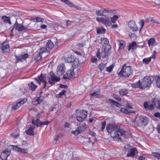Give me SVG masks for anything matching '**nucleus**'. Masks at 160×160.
Masks as SVG:
<instances>
[{
  "mask_svg": "<svg viewBox=\"0 0 160 160\" xmlns=\"http://www.w3.org/2000/svg\"><path fill=\"white\" fill-rule=\"evenodd\" d=\"M103 9H102L97 10L96 12V14L98 16H103L104 14H103Z\"/></svg>",
  "mask_w": 160,
  "mask_h": 160,
  "instance_id": "obj_48",
  "label": "nucleus"
},
{
  "mask_svg": "<svg viewBox=\"0 0 160 160\" xmlns=\"http://www.w3.org/2000/svg\"><path fill=\"white\" fill-rule=\"evenodd\" d=\"M156 99L154 98L152 99L151 103L149 105L147 102H145L143 104L144 107L147 110H152L154 109V106L156 105Z\"/></svg>",
  "mask_w": 160,
  "mask_h": 160,
  "instance_id": "obj_9",
  "label": "nucleus"
},
{
  "mask_svg": "<svg viewBox=\"0 0 160 160\" xmlns=\"http://www.w3.org/2000/svg\"><path fill=\"white\" fill-rule=\"evenodd\" d=\"M66 92V90L63 89L62 91L60 92L58 94L59 97H60L62 95H65V93Z\"/></svg>",
  "mask_w": 160,
  "mask_h": 160,
  "instance_id": "obj_54",
  "label": "nucleus"
},
{
  "mask_svg": "<svg viewBox=\"0 0 160 160\" xmlns=\"http://www.w3.org/2000/svg\"><path fill=\"white\" fill-rule=\"evenodd\" d=\"M151 58H150V57L145 58L143 59L142 62L143 63L148 64L151 61Z\"/></svg>",
  "mask_w": 160,
  "mask_h": 160,
  "instance_id": "obj_45",
  "label": "nucleus"
},
{
  "mask_svg": "<svg viewBox=\"0 0 160 160\" xmlns=\"http://www.w3.org/2000/svg\"><path fill=\"white\" fill-rule=\"evenodd\" d=\"M63 58H64L65 62H66L71 63L74 61L73 57L70 53H68L65 54Z\"/></svg>",
  "mask_w": 160,
  "mask_h": 160,
  "instance_id": "obj_14",
  "label": "nucleus"
},
{
  "mask_svg": "<svg viewBox=\"0 0 160 160\" xmlns=\"http://www.w3.org/2000/svg\"><path fill=\"white\" fill-rule=\"evenodd\" d=\"M28 55L27 53H25L21 55L16 56L15 57L17 59V62L18 61L22 62V60H25L28 58Z\"/></svg>",
  "mask_w": 160,
  "mask_h": 160,
  "instance_id": "obj_23",
  "label": "nucleus"
},
{
  "mask_svg": "<svg viewBox=\"0 0 160 160\" xmlns=\"http://www.w3.org/2000/svg\"><path fill=\"white\" fill-rule=\"evenodd\" d=\"M100 94V91H97L96 92H93L92 94H90V95L92 96L95 97L97 98L99 97V95Z\"/></svg>",
  "mask_w": 160,
  "mask_h": 160,
  "instance_id": "obj_47",
  "label": "nucleus"
},
{
  "mask_svg": "<svg viewBox=\"0 0 160 160\" xmlns=\"http://www.w3.org/2000/svg\"><path fill=\"white\" fill-rule=\"evenodd\" d=\"M80 132L78 128L76 130L72 132V133L76 136L78 135Z\"/></svg>",
  "mask_w": 160,
  "mask_h": 160,
  "instance_id": "obj_51",
  "label": "nucleus"
},
{
  "mask_svg": "<svg viewBox=\"0 0 160 160\" xmlns=\"http://www.w3.org/2000/svg\"><path fill=\"white\" fill-rule=\"evenodd\" d=\"M70 7L71 8H72V7H74L75 8L77 9H78V10H80L81 9V8L80 7L78 6L75 5L73 4V5H70Z\"/></svg>",
  "mask_w": 160,
  "mask_h": 160,
  "instance_id": "obj_53",
  "label": "nucleus"
},
{
  "mask_svg": "<svg viewBox=\"0 0 160 160\" xmlns=\"http://www.w3.org/2000/svg\"><path fill=\"white\" fill-rule=\"evenodd\" d=\"M133 88H139L142 89V86L140 80H139L138 81L135 82L131 85Z\"/></svg>",
  "mask_w": 160,
  "mask_h": 160,
  "instance_id": "obj_25",
  "label": "nucleus"
},
{
  "mask_svg": "<svg viewBox=\"0 0 160 160\" xmlns=\"http://www.w3.org/2000/svg\"><path fill=\"white\" fill-rule=\"evenodd\" d=\"M49 52L47 50V48L46 47H42L40 48L39 52L41 54H42L43 53L48 52Z\"/></svg>",
  "mask_w": 160,
  "mask_h": 160,
  "instance_id": "obj_46",
  "label": "nucleus"
},
{
  "mask_svg": "<svg viewBox=\"0 0 160 160\" xmlns=\"http://www.w3.org/2000/svg\"><path fill=\"white\" fill-rule=\"evenodd\" d=\"M156 129L158 132H160V123L157 125Z\"/></svg>",
  "mask_w": 160,
  "mask_h": 160,
  "instance_id": "obj_64",
  "label": "nucleus"
},
{
  "mask_svg": "<svg viewBox=\"0 0 160 160\" xmlns=\"http://www.w3.org/2000/svg\"><path fill=\"white\" fill-rule=\"evenodd\" d=\"M126 64H123L121 71L118 73V75L120 77L127 78L132 73V71L130 66H126Z\"/></svg>",
  "mask_w": 160,
  "mask_h": 160,
  "instance_id": "obj_4",
  "label": "nucleus"
},
{
  "mask_svg": "<svg viewBox=\"0 0 160 160\" xmlns=\"http://www.w3.org/2000/svg\"><path fill=\"white\" fill-rule=\"evenodd\" d=\"M106 124V121H104L103 122H102L101 123V127L100 128V131L102 132H103L104 130L105 126Z\"/></svg>",
  "mask_w": 160,
  "mask_h": 160,
  "instance_id": "obj_42",
  "label": "nucleus"
},
{
  "mask_svg": "<svg viewBox=\"0 0 160 160\" xmlns=\"http://www.w3.org/2000/svg\"><path fill=\"white\" fill-rule=\"evenodd\" d=\"M133 148L128 144H126L124 147V150L125 153L128 152L130 149Z\"/></svg>",
  "mask_w": 160,
  "mask_h": 160,
  "instance_id": "obj_36",
  "label": "nucleus"
},
{
  "mask_svg": "<svg viewBox=\"0 0 160 160\" xmlns=\"http://www.w3.org/2000/svg\"><path fill=\"white\" fill-rule=\"evenodd\" d=\"M111 48L110 45H108L104 48H102L101 50L98 49L96 55L98 59H100L101 57L102 58H105L107 59H108L109 56L111 53Z\"/></svg>",
  "mask_w": 160,
  "mask_h": 160,
  "instance_id": "obj_2",
  "label": "nucleus"
},
{
  "mask_svg": "<svg viewBox=\"0 0 160 160\" xmlns=\"http://www.w3.org/2000/svg\"><path fill=\"white\" fill-rule=\"evenodd\" d=\"M12 148L15 151L23 154H25L28 153V150L27 149H23L20 148L18 146L13 145Z\"/></svg>",
  "mask_w": 160,
  "mask_h": 160,
  "instance_id": "obj_19",
  "label": "nucleus"
},
{
  "mask_svg": "<svg viewBox=\"0 0 160 160\" xmlns=\"http://www.w3.org/2000/svg\"><path fill=\"white\" fill-rule=\"evenodd\" d=\"M103 16H105L108 15V13H111L113 12L112 10H109L108 9L103 8Z\"/></svg>",
  "mask_w": 160,
  "mask_h": 160,
  "instance_id": "obj_39",
  "label": "nucleus"
},
{
  "mask_svg": "<svg viewBox=\"0 0 160 160\" xmlns=\"http://www.w3.org/2000/svg\"><path fill=\"white\" fill-rule=\"evenodd\" d=\"M46 79V74L42 73H41L40 75L38 76L36 78H34L36 82L38 83L39 85H41V82L44 83V85L42 87L43 88H45L47 85Z\"/></svg>",
  "mask_w": 160,
  "mask_h": 160,
  "instance_id": "obj_6",
  "label": "nucleus"
},
{
  "mask_svg": "<svg viewBox=\"0 0 160 160\" xmlns=\"http://www.w3.org/2000/svg\"><path fill=\"white\" fill-rule=\"evenodd\" d=\"M33 20L34 22H42L43 21L44 19L40 17H36L33 19Z\"/></svg>",
  "mask_w": 160,
  "mask_h": 160,
  "instance_id": "obj_40",
  "label": "nucleus"
},
{
  "mask_svg": "<svg viewBox=\"0 0 160 160\" xmlns=\"http://www.w3.org/2000/svg\"><path fill=\"white\" fill-rule=\"evenodd\" d=\"M65 68L64 64H61L58 65L57 68V72L60 75L63 74L65 72Z\"/></svg>",
  "mask_w": 160,
  "mask_h": 160,
  "instance_id": "obj_21",
  "label": "nucleus"
},
{
  "mask_svg": "<svg viewBox=\"0 0 160 160\" xmlns=\"http://www.w3.org/2000/svg\"><path fill=\"white\" fill-rule=\"evenodd\" d=\"M156 83L158 87L160 88V76H158L156 79Z\"/></svg>",
  "mask_w": 160,
  "mask_h": 160,
  "instance_id": "obj_50",
  "label": "nucleus"
},
{
  "mask_svg": "<svg viewBox=\"0 0 160 160\" xmlns=\"http://www.w3.org/2000/svg\"><path fill=\"white\" fill-rule=\"evenodd\" d=\"M98 61L97 58L95 57H92V58L91 62H96Z\"/></svg>",
  "mask_w": 160,
  "mask_h": 160,
  "instance_id": "obj_55",
  "label": "nucleus"
},
{
  "mask_svg": "<svg viewBox=\"0 0 160 160\" xmlns=\"http://www.w3.org/2000/svg\"><path fill=\"white\" fill-rule=\"evenodd\" d=\"M128 93L127 89H121L119 90V93L122 96H124L127 95Z\"/></svg>",
  "mask_w": 160,
  "mask_h": 160,
  "instance_id": "obj_38",
  "label": "nucleus"
},
{
  "mask_svg": "<svg viewBox=\"0 0 160 160\" xmlns=\"http://www.w3.org/2000/svg\"><path fill=\"white\" fill-rule=\"evenodd\" d=\"M10 152L8 149H5L0 155V157L2 160H7V158L10 155Z\"/></svg>",
  "mask_w": 160,
  "mask_h": 160,
  "instance_id": "obj_16",
  "label": "nucleus"
},
{
  "mask_svg": "<svg viewBox=\"0 0 160 160\" xmlns=\"http://www.w3.org/2000/svg\"><path fill=\"white\" fill-rule=\"evenodd\" d=\"M119 41L118 45L119 46V50L124 49L126 45L125 42L123 40H118Z\"/></svg>",
  "mask_w": 160,
  "mask_h": 160,
  "instance_id": "obj_34",
  "label": "nucleus"
},
{
  "mask_svg": "<svg viewBox=\"0 0 160 160\" xmlns=\"http://www.w3.org/2000/svg\"><path fill=\"white\" fill-rule=\"evenodd\" d=\"M1 19L5 23H8L10 25L12 23L10 21V18L9 17L3 16L1 17Z\"/></svg>",
  "mask_w": 160,
  "mask_h": 160,
  "instance_id": "obj_32",
  "label": "nucleus"
},
{
  "mask_svg": "<svg viewBox=\"0 0 160 160\" xmlns=\"http://www.w3.org/2000/svg\"><path fill=\"white\" fill-rule=\"evenodd\" d=\"M87 116V112L84 110L81 112L79 115L77 116V120L79 122H81L84 121Z\"/></svg>",
  "mask_w": 160,
  "mask_h": 160,
  "instance_id": "obj_10",
  "label": "nucleus"
},
{
  "mask_svg": "<svg viewBox=\"0 0 160 160\" xmlns=\"http://www.w3.org/2000/svg\"><path fill=\"white\" fill-rule=\"evenodd\" d=\"M42 101V100L40 97L36 98L32 102V103L34 105H37L40 103Z\"/></svg>",
  "mask_w": 160,
  "mask_h": 160,
  "instance_id": "obj_29",
  "label": "nucleus"
},
{
  "mask_svg": "<svg viewBox=\"0 0 160 160\" xmlns=\"http://www.w3.org/2000/svg\"><path fill=\"white\" fill-rule=\"evenodd\" d=\"M118 17L117 15H114L111 18V22L110 21L109 17H106L105 18L102 17L100 18L97 17L96 18V20L104 24L106 26H110L112 24L111 22L112 23H115L117 21Z\"/></svg>",
  "mask_w": 160,
  "mask_h": 160,
  "instance_id": "obj_3",
  "label": "nucleus"
},
{
  "mask_svg": "<svg viewBox=\"0 0 160 160\" xmlns=\"http://www.w3.org/2000/svg\"><path fill=\"white\" fill-rule=\"evenodd\" d=\"M54 45V44L51 42V40H50L47 42L46 47L47 48V50H48L49 52H50L51 49L53 48Z\"/></svg>",
  "mask_w": 160,
  "mask_h": 160,
  "instance_id": "obj_28",
  "label": "nucleus"
},
{
  "mask_svg": "<svg viewBox=\"0 0 160 160\" xmlns=\"http://www.w3.org/2000/svg\"><path fill=\"white\" fill-rule=\"evenodd\" d=\"M128 26L130 28L132 29L133 31H137V28L136 27L135 22L133 21H131L129 22Z\"/></svg>",
  "mask_w": 160,
  "mask_h": 160,
  "instance_id": "obj_27",
  "label": "nucleus"
},
{
  "mask_svg": "<svg viewBox=\"0 0 160 160\" xmlns=\"http://www.w3.org/2000/svg\"><path fill=\"white\" fill-rule=\"evenodd\" d=\"M74 69L72 68L68 70L63 75V78L65 79H70L74 75Z\"/></svg>",
  "mask_w": 160,
  "mask_h": 160,
  "instance_id": "obj_13",
  "label": "nucleus"
},
{
  "mask_svg": "<svg viewBox=\"0 0 160 160\" xmlns=\"http://www.w3.org/2000/svg\"><path fill=\"white\" fill-rule=\"evenodd\" d=\"M118 131L119 132V135L120 137L121 136H123L124 138H126L129 137L131 135L130 132L125 131L120 128H119Z\"/></svg>",
  "mask_w": 160,
  "mask_h": 160,
  "instance_id": "obj_12",
  "label": "nucleus"
},
{
  "mask_svg": "<svg viewBox=\"0 0 160 160\" xmlns=\"http://www.w3.org/2000/svg\"><path fill=\"white\" fill-rule=\"evenodd\" d=\"M101 43L103 47H106L108 45H110L109 44V41L107 38H102L101 39Z\"/></svg>",
  "mask_w": 160,
  "mask_h": 160,
  "instance_id": "obj_26",
  "label": "nucleus"
},
{
  "mask_svg": "<svg viewBox=\"0 0 160 160\" xmlns=\"http://www.w3.org/2000/svg\"><path fill=\"white\" fill-rule=\"evenodd\" d=\"M69 126L70 124L67 122H66L64 124V127L65 128H69Z\"/></svg>",
  "mask_w": 160,
  "mask_h": 160,
  "instance_id": "obj_58",
  "label": "nucleus"
},
{
  "mask_svg": "<svg viewBox=\"0 0 160 160\" xmlns=\"http://www.w3.org/2000/svg\"><path fill=\"white\" fill-rule=\"evenodd\" d=\"M41 53L40 52L37 54L34 57V59L36 61H38L42 58V56L41 55Z\"/></svg>",
  "mask_w": 160,
  "mask_h": 160,
  "instance_id": "obj_43",
  "label": "nucleus"
},
{
  "mask_svg": "<svg viewBox=\"0 0 160 160\" xmlns=\"http://www.w3.org/2000/svg\"><path fill=\"white\" fill-rule=\"evenodd\" d=\"M48 82L49 84L53 85L55 82L59 81L60 80V78L55 75L53 72L50 73V77L48 78Z\"/></svg>",
  "mask_w": 160,
  "mask_h": 160,
  "instance_id": "obj_8",
  "label": "nucleus"
},
{
  "mask_svg": "<svg viewBox=\"0 0 160 160\" xmlns=\"http://www.w3.org/2000/svg\"><path fill=\"white\" fill-rule=\"evenodd\" d=\"M27 99L26 98H21L18 100L17 102L13 103L12 106L13 110H16L18 109L27 101Z\"/></svg>",
  "mask_w": 160,
  "mask_h": 160,
  "instance_id": "obj_7",
  "label": "nucleus"
},
{
  "mask_svg": "<svg viewBox=\"0 0 160 160\" xmlns=\"http://www.w3.org/2000/svg\"><path fill=\"white\" fill-rule=\"evenodd\" d=\"M89 134L91 136L95 137L96 136V133L93 132L91 131L89 132Z\"/></svg>",
  "mask_w": 160,
  "mask_h": 160,
  "instance_id": "obj_63",
  "label": "nucleus"
},
{
  "mask_svg": "<svg viewBox=\"0 0 160 160\" xmlns=\"http://www.w3.org/2000/svg\"><path fill=\"white\" fill-rule=\"evenodd\" d=\"M138 152L137 149L136 148H133L131 149L127 153L126 156L127 157H133L135 155L136 153Z\"/></svg>",
  "mask_w": 160,
  "mask_h": 160,
  "instance_id": "obj_22",
  "label": "nucleus"
},
{
  "mask_svg": "<svg viewBox=\"0 0 160 160\" xmlns=\"http://www.w3.org/2000/svg\"><path fill=\"white\" fill-rule=\"evenodd\" d=\"M71 22H72L71 21H70L69 20H67V22H66V24H65V25H66V26H67V27L70 26L71 25Z\"/></svg>",
  "mask_w": 160,
  "mask_h": 160,
  "instance_id": "obj_57",
  "label": "nucleus"
},
{
  "mask_svg": "<svg viewBox=\"0 0 160 160\" xmlns=\"http://www.w3.org/2000/svg\"><path fill=\"white\" fill-rule=\"evenodd\" d=\"M87 125L85 123H83L82 124L78 127V128L80 131V132L84 131L86 129Z\"/></svg>",
  "mask_w": 160,
  "mask_h": 160,
  "instance_id": "obj_35",
  "label": "nucleus"
},
{
  "mask_svg": "<svg viewBox=\"0 0 160 160\" xmlns=\"http://www.w3.org/2000/svg\"><path fill=\"white\" fill-rule=\"evenodd\" d=\"M160 115V113L159 112H157L154 113V116L157 118L159 117Z\"/></svg>",
  "mask_w": 160,
  "mask_h": 160,
  "instance_id": "obj_62",
  "label": "nucleus"
},
{
  "mask_svg": "<svg viewBox=\"0 0 160 160\" xmlns=\"http://www.w3.org/2000/svg\"><path fill=\"white\" fill-rule=\"evenodd\" d=\"M106 63H100L98 66V68L101 71H102V70H103L104 69V68L106 67Z\"/></svg>",
  "mask_w": 160,
  "mask_h": 160,
  "instance_id": "obj_44",
  "label": "nucleus"
},
{
  "mask_svg": "<svg viewBox=\"0 0 160 160\" xmlns=\"http://www.w3.org/2000/svg\"><path fill=\"white\" fill-rule=\"evenodd\" d=\"M35 122L36 123V125L38 127H41L43 125H48L50 122V121H41L39 118H37L35 120Z\"/></svg>",
  "mask_w": 160,
  "mask_h": 160,
  "instance_id": "obj_20",
  "label": "nucleus"
},
{
  "mask_svg": "<svg viewBox=\"0 0 160 160\" xmlns=\"http://www.w3.org/2000/svg\"><path fill=\"white\" fill-rule=\"evenodd\" d=\"M118 126L115 123H109L106 125V130L108 133L110 134L111 137L117 141L121 140L119 135V132Z\"/></svg>",
  "mask_w": 160,
  "mask_h": 160,
  "instance_id": "obj_1",
  "label": "nucleus"
},
{
  "mask_svg": "<svg viewBox=\"0 0 160 160\" xmlns=\"http://www.w3.org/2000/svg\"><path fill=\"white\" fill-rule=\"evenodd\" d=\"M113 66H112V65H111L109 67H107L106 68V70L108 72H111L113 69Z\"/></svg>",
  "mask_w": 160,
  "mask_h": 160,
  "instance_id": "obj_52",
  "label": "nucleus"
},
{
  "mask_svg": "<svg viewBox=\"0 0 160 160\" xmlns=\"http://www.w3.org/2000/svg\"><path fill=\"white\" fill-rule=\"evenodd\" d=\"M126 107L127 108L129 109H132V108L131 105L129 103H127Z\"/></svg>",
  "mask_w": 160,
  "mask_h": 160,
  "instance_id": "obj_61",
  "label": "nucleus"
},
{
  "mask_svg": "<svg viewBox=\"0 0 160 160\" xmlns=\"http://www.w3.org/2000/svg\"><path fill=\"white\" fill-rule=\"evenodd\" d=\"M153 78L150 76L144 77L142 80L141 82L142 89L147 88H149L153 82Z\"/></svg>",
  "mask_w": 160,
  "mask_h": 160,
  "instance_id": "obj_5",
  "label": "nucleus"
},
{
  "mask_svg": "<svg viewBox=\"0 0 160 160\" xmlns=\"http://www.w3.org/2000/svg\"><path fill=\"white\" fill-rule=\"evenodd\" d=\"M139 119L140 122L138 124V126L142 125L146 126L147 125L148 122V118L145 116L141 115L139 117Z\"/></svg>",
  "mask_w": 160,
  "mask_h": 160,
  "instance_id": "obj_11",
  "label": "nucleus"
},
{
  "mask_svg": "<svg viewBox=\"0 0 160 160\" xmlns=\"http://www.w3.org/2000/svg\"><path fill=\"white\" fill-rule=\"evenodd\" d=\"M106 102L107 103H110L111 104L110 106L111 107H113L114 106L119 108L122 106L121 104L112 99H109L108 100H106Z\"/></svg>",
  "mask_w": 160,
  "mask_h": 160,
  "instance_id": "obj_18",
  "label": "nucleus"
},
{
  "mask_svg": "<svg viewBox=\"0 0 160 160\" xmlns=\"http://www.w3.org/2000/svg\"><path fill=\"white\" fill-rule=\"evenodd\" d=\"M120 111L121 112L127 114H129V113H131L129 110H128L127 108H122L120 109Z\"/></svg>",
  "mask_w": 160,
  "mask_h": 160,
  "instance_id": "obj_41",
  "label": "nucleus"
},
{
  "mask_svg": "<svg viewBox=\"0 0 160 160\" xmlns=\"http://www.w3.org/2000/svg\"><path fill=\"white\" fill-rule=\"evenodd\" d=\"M156 51H154L151 57H150V58H151V59L152 58L155 59L156 58L155 55L156 54Z\"/></svg>",
  "mask_w": 160,
  "mask_h": 160,
  "instance_id": "obj_56",
  "label": "nucleus"
},
{
  "mask_svg": "<svg viewBox=\"0 0 160 160\" xmlns=\"http://www.w3.org/2000/svg\"><path fill=\"white\" fill-rule=\"evenodd\" d=\"M34 128L32 126H30L29 128L25 131V132L27 134L30 135L34 136V132L33 131Z\"/></svg>",
  "mask_w": 160,
  "mask_h": 160,
  "instance_id": "obj_30",
  "label": "nucleus"
},
{
  "mask_svg": "<svg viewBox=\"0 0 160 160\" xmlns=\"http://www.w3.org/2000/svg\"><path fill=\"white\" fill-rule=\"evenodd\" d=\"M2 50L3 53H7L10 51L8 43L6 42H3L2 44Z\"/></svg>",
  "mask_w": 160,
  "mask_h": 160,
  "instance_id": "obj_17",
  "label": "nucleus"
},
{
  "mask_svg": "<svg viewBox=\"0 0 160 160\" xmlns=\"http://www.w3.org/2000/svg\"><path fill=\"white\" fill-rule=\"evenodd\" d=\"M157 43L154 38H151L148 41V44L149 47L155 46L157 45Z\"/></svg>",
  "mask_w": 160,
  "mask_h": 160,
  "instance_id": "obj_31",
  "label": "nucleus"
},
{
  "mask_svg": "<svg viewBox=\"0 0 160 160\" xmlns=\"http://www.w3.org/2000/svg\"><path fill=\"white\" fill-rule=\"evenodd\" d=\"M146 159V158L143 157L142 155H140L139 157V160H145Z\"/></svg>",
  "mask_w": 160,
  "mask_h": 160,
  "instance_id": "obj_59",
  "label": "nucleus"
},
{
  "mask_svg": "<svg viewBox=\"0 0 160 160\" xmlns=\"http://www.w3.org/2000/svg\"><path fill=\"white\" fill-rule=\"evenodd\" d=\"M60 0L62 2L66 4H68V5H69L70 6V5H73V3L68 0Z\"/></svg>",
  "mask_w": 160,
  "mask_h": 160,
  "instance_id": "obj_49",
  "label": "nucleus"
},
{
  "mask_svg": "<svg viewBox=\"0 0 160 160\" xmlns=\"http://www.w3.org/2000/svg\"><path fill=\"white\" fill-rule=\"evenodd\" d=\"M114 98L116 99V100L118 101H121V98L118 97V96H117V97H114Z\"/></svg>",
  "mask_w": 160,
  "mask_h": 160,
  "instance_id": "obj_60",
  "label": "nucleus"
},
{
  "mask_svg": "<svg viewBox=\"0 0 160 160\" xmlns=\"http://www.w3.org/2000/svg\"><path fill=\"white\" fill-rule=\"evenodd\" d=\"M137 45L135 41H133L128 46V51L132 50V51L136 49L137 48Z\"/></svg>",
  "mask_w": 160,
  "mask_h": 160,
  "instance_id": "obj_24",
  "label": "nucleus"
},
{
  "mask_svg": "<svg viewBox=\"0 0 160 160\" xmlns=\"http://www.w3.org/2000/svg\"><path fill=\"white\" fill-rule=\"evenodd\" d=\"M13 28L18 31H22L27 29L26 27L22 24L18 23L17 21L14 24Z\"/></svg>",
  "mask_w": 160,
  "mask_h": 160,
  "instance_id": "obj_15",
  "label": "nucleus"
},
{
  "mask_svg": "<svg viewBox=\"0 0 160 160\" xmlns=\"http://www.w3.org/2000/svg\"><path fill=\"white\" fill-rule=\"evenodd\" d=\"M97 32L98 33H105L106 32V29L104 28L99 27L97 29Z\"/></svg>",
  "mask_w": 160,
  "mask_h": 160,
  "instance_id": "obj_37",
  "label": "nucleus"
},
{
  "mask_svg": "<svg viewBox=\"0 0 160 160\" xmlns=\"http://www.w3.org/2000/svg\"><path fill=\"white\" fill-rule=\"evenodd\" d=\"M29 89L32 91H35L37 88L38 86L35 85L32 82H31L28 84Z\"/></svg>",
  "mask_w": 160,
  "mask_h": 160,
  "instance_id": "obj_33",
  "label": "nucleus"
}]
</instances>
